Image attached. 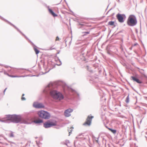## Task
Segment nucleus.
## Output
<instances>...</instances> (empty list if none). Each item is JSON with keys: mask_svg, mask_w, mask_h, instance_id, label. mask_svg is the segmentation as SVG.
<instances>
[{"mask_svg": "<svg viewBox=\"0 0 147 147\" xmlns=\"http://www.w3.org/2000/svg\"><path fill=\"white\" fill-rule=\"evenodd\" d=\"M93 117V116L90 115L88 116L86 121L83 123V125L85 126H90L91 125L92 119Z\"/></svg>", "mask_w": 147, "mask_h": 147, "instance_id": "6", "label": "nucleus"}, {"mask_svg": "<svg viewBox=\"0 0 147 147\" xmlns=\"http://www.w3.org/2000/svg\"><path fill=\"white\" fill-rule=\"evenodd\" d=\"M24 94H22V97L21 98V99L22 100H26L25 98L24 97Z\"/></svg>", "mask_w": 147, "mask_h": 147, "instance_id": "18", "label": "nucleus"}, {"mask_svg": "<svg viewBox=\"0 0 147 147\" xmlns=\"http://www.w3.org/2000/svg\"><path fill=\"white\" fill-rule=\"evenodd\" d=\"M50 94L51 96L55 100H60L63 98V96L62 94L57 91H51Z\"/></svg>", "mask_w": 147, "mask_h": 147, "instance_id": "1", "label": "nucleus"}, {"mask_svg": "<svg viewBox=\"0 0 147 147\" xmlns=\"http://www.w3.org/2000/svg\"><path fill=\"white\" fill-rule=\"evenodd\" d=\"M114 24H115V22H114L110 21L108 22V25H109L110 26H115Z\"/></svg>", "mask_w": 147, "mask_h": 147, "instance_id": "15", "label": "nucleus"}, {"mask_svg": "<svg viewBox=\"0 0 147 147\" xmlns=\"http://www.w3.org/2000/svg\"><path fill=\"white\" fill-rule=\"evenodd\" d=\"M48 10L49 13L54 17H56L57 16V15L55 14L51 9L49 8H48Z\"/></svg>", "mask_w": 147, "mask_h": 147, "instance_id": "11", "label": "nucleus"}, {"mask_svg": "<svg viewBox=\"0 0 147 147\" xmlns=\"http://www.w3.org/2000/svg\"><path fill=\"white\" fill-rule=\"evenodd\" d=\"M84 33H86L87 34H88L90 33V32H84Z\"/></svg>", "mask_w": 147, "mask_h": 147, "instance_id": "22", "label": "nucleus"}, {"mask_svg": "<svg viewBox=\"0 0 147 147\" xmlns=\"http://www.w3.org/2000/svg\"><path fill=\"white\" fill-rule=\"evenodd\" d=\"M34 49L36 54H38L39 53V51L36 47H34Z\"/></svg>", "mask_w": 147, "mask_h": 147, "instance_id": "16", "label": "nucleus"}, {"mask_svg": "<svg viewBox=\"0 0 147 147\" xmlns=\"http://www.w3.org/2000/svg\"><path fill=\"white\" fill-rule=\"evenodd\" d=\"M10 77H12V78H15V77H22V76H13V75H10L9 76Z\"/></svg>", "mask_w": 147, "mask_h": 147, "instance_id": "17", "label": "nucleus"}, {"mask_svg": "<svg viewBox=\"0 0 147 147\" xmlns=\"http://www.w3.org/2000/svg\"><path fill=\"white\" fill-rule=\"evenodd\" d=\"M80 25H81V26H84L85 25V24H84L83 23H80Z\"/></svg>", "mask_w": 147, "mask_h": 147, "instance_id": "23", "label": "nucleus"}, {"mask_svg": "<svg viewBox=\"0 0 147 147\" xmlns=\"http://www.w3.org/2000/svg\"><path fill=\"white\" fill-rule=\"evenodd\" d=\"M74 129V127H69L68 128V131L69 132V135H70V133H71L73 130Z\"/></svg>", "mask_w": 147, "mask_h": 147, "instance_id": "13", "label": "nucleus"}, {"mask_svg": "<svg viewBox=\"0 0 147 147\" xmlns=\"http://www.w3.org/2000/svg\"><path fill=\"white\" fill-rule=\"evenodd\" d=\"M43 122V120L42 119H38L34 121V122L36 123H42Z\"/></svg>", "mask_w": 147, "mask_h": 147, "instance_id": "12", "label": "nucleus"}, {"mask_svg": "<svg viewBox=\"0 0 147 147\" xmlns=\"http://www.w3.org/2000/svg\"><path fill=\"white\" fill-rule=\"evenodd\" d=\"M73 111V109H69L66 110L64 112V115L66 117H69L71 115L70 113Z\"/></svg>", "mask_w": 147, "mask_h": 147, "instance_id": "7", "label": "nucleus"}, {"mask_svg": "<svg viewBox=\"0 0 147 147\" xmlns=\"http://www.w3.org/2000/svg\"><path fill=\"white\" fill-rule=\"evenodd\" d=\"M116 17L119 22L122 23L124 22L122 15L118 14L117 15Z\"/></svg>", "mask_w": 147, "mask_h": 147, "instance_id": "8", "label": "nucleus"}, {"mask_svg": "<svg viewBox=\"0 0 147 147\" xmlns=\"http://www.w3.org/2000/svg\"><path fill=\"white\" fill-rule=\"evenodd\" d=\"M108 129L111 131L112 133L115 134L116 132V130L115 129H113L110 128H108Z\"/></svg>", "mask_w": 147, "mask_h": 147, "instance_id": "14", "label": "nucleus"}, {"mask_svg": "<svg viewBox=\"0 0 147 147\" xmlns=\"http://www.w3.org/2000/svg\"><path fill=\"white\" fill-rule=\"evenodd\" d=\"M38 116L40 118L45 119H48L50 117V114L44 111H40L38 112Z\"/></svg>", "mask_w": 147, "mask_h": 147, "instance_id": "4", "label": "nucleus"}, {"mask_svg": "<svg viewBox=\"0 0 147 147\" xmlns=\"http://www.w3.org/2000/svg\"><path fill=\"white\" fill-rule=\"evenodd\" d=\"M131 78L132 80L134 81H136L137 83L139 84H141L142 83L141 81L139 79L136 78V77L134 76H131Z\"/></svg>", "mask_w": 147, "mask_h": 147, "instance_id": "10", "label": "nucleus"}, {"mask_svg": "<svg viewBox=\"0 0 147 147\" xmlns=\"http://www.w3.org/2000/svg\"><path fill=\"white\" fill-rule=\"evenodd\" d=\"M55 40L56 41L59 40V38L58 37V36L56 37Z\"/></svg>", "mask_w": 147, "mask_h": 147, "instance_id": "21", "label": "nucleus"}, {"mask_svg": "<svg viewBox=\"0 0 147 147\" xmlns=\"http://www.w3.org/2000/svg\"><path fill=\"white\" fill-rule=\"evenodd\" d=\"M10 137H13L14 136V135L13 133L12 132H11L10 134Z\"/></svg>", "mask_w": 147, "mask_h": 147, "instance_id": "19", "label": "nucleus"}, {"mask_svg": "<svg viewBox=\"0 0 147 147\" xmlns=\"http://www.w3.org/2000/svg\"><path fill=\"white\" fill-rule=\"evenodd\" d=\"M127 22L128 25L129 26H134L137 24V21L134 16L131 15L129 17Z\"/></svg>", "mask_w": 147, "mask_h": 147, "instance_id": "3", "label": "nucleus"}, {"mask_svg": "<svg viewBox=\"0 0 147 147\" xmlns=\"http://www.w3.org/2000/svg\"><path fill=\"white\" fill-rule=\"evenodd\" d=\"M56 122L55 121H48L44 123L43 126L45 128H48L53 126L56 125Z\"/></svg>", "mask_w": 147, "mask_h": 147, "instance_id": "5", "label": "nucleus"}, {"mask_svg": "<svg viewBox=\"0 0 147 147\" xmlns=\"http://www.w3.org/2000/svg\"><path fill=\"white\" fill-rule=\"evenodd\" d=\"M7 120L18 123L21 121V119L20 117L19 116L16 115H9L7 116Z\"/></svg>", "mask_w": 147, "mask_h": 147, "instance_id": "2", "label": "nucleus"}, {"mask_svg": "<svg viewBox=\"0 0 147 147\" xmlns=\"http://www.w3.org/2000/svg\"><path fill=\"white\" fill-rule=\"evenodd\" d=\"M126 102H129V97H128V96L127 98H126Z\"/></svg>", "mask_w": 147, "mask_h": 147, "instance_id": "20", "label": "nucleus"}, {"mask_svg": "<svg viewBox=\"0 0 147 147\" xmlns=\"http://www.w3.org/2000/svg\"><path fill=\"white\" fill-rule=\"evenodd\" d=\"M33 106L36 108H43L44 107L43 105L41 103H34Z\"/></svg>", "mask_w": 147, "mask_h": 147, "instance_id": "9", "label": "nucleus"}]
</instances>
